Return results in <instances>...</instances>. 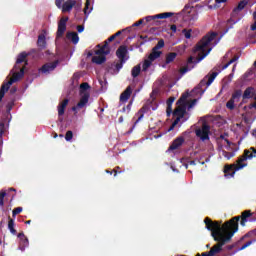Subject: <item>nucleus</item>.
Returning <instances> with one entry per match:
<instances>
[{
    "mask_svg": "<svg viewBox=\"0 0 256 256\" xmlns=\"http://www.w3.org/2000/svg\"><path fill=\"white\" fill-rule=\"evenodd\" d=\"M204 223L206 225V229L211 231V236L213 237L214 241L218 242L210 249L209 256L217 255L220 251H223V245L229 243V241H231L233 238V235L239 231V217L231 218L222 226L221 222L213 221L209 217L204 219Z\"/></svg>",
    "mask_w": 256,
    "mask_h": 256,
    "instance_id": "f257e3e1",
    "label": "nucleus"
},
{
    "mask_svg": "<svg viewBox=\"0 0 256 256\" xmlns=\"http://www.w3.org/2000/svg\"><path fill=\"white\" fill-rule=\"evenodd\" d=\"M27 65V53L22 52L18 55L16 64L12 69V71H14L12 74V78L7 83L2 84L0 88V103L3 101V97H5V93L9 91L11 85L23 79L25 75V67H27Z\"/></svg>",
    "mask_w": 256,
    "mask_h": 256,
    "instance_id": "f03ea898",
    "label": "nucleus"
},
{
    "mask_svg": "<svg viewBox=\"0 0 256 256\" xmlns=\"http://www.w3.org/2000/svg\"><path fill=\"white\" fill-rule=\"evenodd\" d=\"M256 157V148L250 147L249 149L244 150V154L238 158L236 161V164L231 165H225L224 166V176L227 177V179H231L232 177H235V172L240 171V169H243L244 167H247V159H254Z\"/></svg>",
    "mask_w": 256,
    "mask_h": 256,
    "instance_id": "7ed1b4c3",
    "label": "nucleus"
},
{
    "mask_svg": "<svg viewBox=\"0 0 256 256\" xmlns=\"http://www.w3.org/2000/svg\"><path fill=\"white\" fill-rule=\"evenodd\" d=\"M215 37H217V33L211 32L206 34L195 46L194 52L198 53V58L195 63H199L203 61V59L211 53V48H209V44L211 41H214Z\"/></svg>",
    "mask_w": 256,
    "mask_h": 256,
    "instance_id": "20e7f679",
    "label": "nucleus"
},
{
    "mask_svg": "<svg viewBox=\"0 0 256 256\" xmlns=\"http://www.w3.org/2000/svg\"><path fill=\"white\" fill-rule=\"evenodd\" d=\"M89 89H91V86H89V83L84 82L80 84V101L77 103L76 106L72 107V111H77V109H83L87 103H89V97H91V94L89 93Z\"/></svg>",
    "mask_w": 256,
    "mask_h": 256,
    "instance_id": "39448f33",
    "label": "nucleus"
},
{
    "mask_svg": "<svg viewBox=\"0 0 256 256\" xmlns=\"http://www.w3.org/2000/svg\"><path fill=\"white\" fill-rule=\"evenodd\" d=\"M217 75H219V72H213L210 75H206L194 89L196 91H201V93H205L207 87L215 81Z\"/></svg>",
    "mask_w": 256,
    "mask_h": 256,
    "instance_id": "423d86ee",
    "label": "nucleus"
},
{
    "mask_svg": "<svg viewBox=\"0 0 256 256\" xmlns=\"http://www.w3.org/2000/svg\"><path fill=\"white\" fill-rule=\"evenodd\" d=\"M157 107H159V105H157V102H155V99L148 100L146 102V104H144L142 106V108L138 111V113L136 114L138 116V118L135 121L134 125H137V123H139V121H141V119H143V117H145V113H148V111L150 109H152V111H155V110H157Z\"/></svg>",
    "mask_w": 256,
    "mask_h": 256,
    "instance_id": "0eeeda50",
    "label": "nucleus"
},
{
    "mask_svg": "<svg viewBox=\"0 0 256 256\" xmlns=\"http://www.w3.org/2000/svg\"><path fill=\"white\" fill-rule=\"evenodd\" d=\"M185 113H187V106L178 104V107L172 112L173 117H176L168 131H173L176 125H179V122L183 117H185Z\"/></svg>",
    "mask_w": 256,
    "mask_h": 256,
    "instance_id": "6e6552de",
    "label": "nucleus"
},
{
    "mask_svg": "<svg viewBox=\"0 0 256 256\" xmlns=\"http://www.w3.org/2000/svg\"><path fill=\"white\" fill-rule=\"evenodd\" d=\"M115 35L113 34L107 40L104 41V45L98 44V50H96V55H109L111 53V49L109 48V43L115 41Z\"/></svg>",
    "mask_w": 256,
    "mask_h": 256,
    "instance_id": "1a4fd4ad",
    "label": "nucleus"
},
{
    "mask_svg": "<svg viewBox=\"0 0 256 256\" xmlns=\"http://www.w3.org/2000/svg\"><path fill=\"white\" fill-rule=\"evenodd\" d=\"M209 133H211V127L206 123L202 124V127L196 129V137H199L201 141H209Z\"/></svg>",
    "mask_w": 256,
    "mask_h": 256,
    "instance_id": "9d476101",
    "label": "nucleus"
},
{
    "mask_svg": "<svg viewBox=\"0 0 256 256\" xmlns=\"http://www.w3.org/2000/svg\"><path fill=\"white\" fill-rule=\"evenodd\" d=\"M235 217H239L241 227H245L247 225L248 221L250 223H253L256 221V218L253 217L251 210H245L241 213L240 216H235Z\"/></svg>",
    "mask_w": 256,
    "mask_h": 256,
    "instance_id": "9b49d317",
    "label": "nucleus"
},
{
    "mask_svg": "<svg viewBox=\"0 0 256 256\" xmlns=\"http://www.w3.org/2000/svg\"><path fill=\"white\" fill-rule=\"evenodd\" d=\"M67 21H69V17H62L58 22V29L56 32L57 39H61L63 35H65V31H67Z\"/></svg>",
    "mask_w": 256,
    "mask_h": 256,
    "instance_id": "f8f14e48",
    "label": "nucleus"
},
{
    "mask_svg": "<svg viewBox=\"0 0 256 256\" xmlns=\"http://www.w3.org/2000/svg\"><path fill=\"white\" fill-rule=\"evenodd\" d=\"M58 63V61L48 62L39 69V72L44 73V75H49L51 71H55V69H57Z\"/></svg>",
    "mask_w": 256,
    "mask_h": 256,
    "instance_id": "ddd939ff",
    "label": "nucleus"
},
{
    "mask_svg": "<svg viewBox=\"0 0 256 256\" xmlns=\"http://www.w3.org/2000/svg\"><path fill=\"white\" fill-rule=\"evenodd\" d=\"M245 237H248L250 240L241 246V251H243V249H247V247H250L253 243H256V229L249 231Z\"/></svg>",
    "mask_w": 256,
    "mask_h": 256,
    "instance_id": "4468645a",
    "label": "nucleus"
},
{
    "mask_svg": "<svg viewBox=\"0 0 256 256\" xmlns=\"http://www.w3.org/2000/svg\"><path fill=\"white\" fill-rule=\"evenodd\" d=\"M173 15L172 12H164L154 16H147L144 19L146 23H151V21H155V19H169V17H173Z\"/></svg>",
    "mask_w": 256,
    "mask_h": 256,
    "instance_id": "2eb2a0df",
    "label": "nucleus"
},
{
    "mask_svg": "<svg viewBox=\"0 0 256 256\" xmlns=\"http://www.w3.org/2000/svg\"><path fill=\"white\" fill-rule=\"evenodd\" d=\"M133 94V88L131 86H127L125 91H123L120 95V105L123 103H127Z\"/></svg>",
    "mask_w": 256,
    "mask_h": 256,
    "instance_id": "dca6fc26",
    "label": "nucleus"
},
{
    "mask_svg": "<svg viewBox=\"0 0 256 256\" xmlns=\"http://www.w3.org/2000/svg\"><path fill=\"white\" fill-rule=\"evenodd\" d=\"M185 143V138L183 136L177 137L173 140L172 144L169 146V151H175L179 149Z\"/></svg>",
    "mask_w": 256,
    "mask_h": 256,
    "instance_id": "f3484780",
    "label": "nucleus"
},
{
    "mask_svg": "<svg viewBox=\"0 0 256 256\" xmlns=\"http://www.w3.org/2000/svg\"><path fill=\"white\" fill-rule=\"evenodd\" d=\"M127 53V46H120L116 51V56L120 61H122V63H125V61H127V59H125V57H127Z\"/></svg>",
    "mask_w": 256,
    "mask_h": 256,
    "instance_id": "a211bd4d",
    "label": "nucleus"
},
{
    "mask_svg": "<svg viewBox=\"0 0 256 256\" xmlns=\"http://www.w3.org/2000/svg\"><path fill=\"white\" fill-rule=\"evenodd\" d=\"M77 4V0H67L62 5V13H69L73 7Z\"/></svg>",
    "mask_w": 256,
    "mask_h": 256,
    "instance_id": "6ab92c4d",
    "label": "nucleus"
},
{
    "mask_svg": "<svg viewBox=\"0 0 256 256\" xmlns=\"http://www.w3.org/2000/svg\"><path fill=\"white\" fill-rule=\"evenodd\" d=\"M18 237L20 238V250L21 251H25L26 247H29V239L27 238V236H25L24 233H19Z\"/></svg>",
    "mask_w": 256,
    "mask_h": 256,
    "instance_id": "aec40b11",
    "label": "nucleus"
},
{
    "mask_svg": "<svg viewBox=\"0 0 256 256\" xmlns=\"http://www.w3.org/2000/svg\"><path fill=\"white\" fill-rule=\"evenodd\" d=\"M67 105H69V99H64L58 105V117H63L65 115V109H67Z\"/></svg>",
    "mask_w": 256,
    "mask_h": 256,
    "instance_id": "412c9836",
    "label": "nucleus"
},
{
    "mask_svg": "<svg viewBox=\"0 0 256 256\" xmlns=\"http://www.w3.org/2000/svg\"><path fill=\"white\" fill-rule=\"evenodd\" d=\"M98 56L92 57V63H96V65H103L107 61L106 55L108 54H96Z\"/></svg>",
    "mask_w": 256,
    "mask_h": 256,
    "instance_id": "4be33fe9",
    "label": "nucleus"
},
{
    "mask_svg": "<svg viewBox=\"0 0 256 256\" xmlns=\"http://www.w3.org/2000/svg\"><path fill=\"white\" fill-rule=\"evenodd\" d=\"M66 38L72 41L74 45L79 43V34H77V32H67Z\"/></svg>",
    "mask_w": 256,
    "mask_h": 256,
    "instance_id": "5701e85b",
    "label": "nucleus"
},
{
    "mask_svg": "<svg viewBox=\"0 0 256 256\" xmlns=\"http://www.w3.org/2000/svg\"><path fill=\"white\" fill-rule=\"evenodd\" d=\"M162 54L163 52L152 48L151 53L148 55V59L152 62L156 61V59H159V57H161Z\"/></svg>",
    "mask_w": 256,
    "mask_h": 256,
    "instance_id": "b1692460",
    "label": "nucleus"
},
{
    "mask_svg": "<svg viewBox=\"0 0 256 256\" xmlns=\"http://www.w3.org/2000/svg\"><path fill=\"white\" fill-rule=\"evenodd\" d=\"M255 95V88L248 87L245 89L244 93L242 94V99H251Z\"/></svg>",
    "mask_w": 256,
    "mask_h": 256,
    "instance_id": "393cba45",
    "label": "nucleus"
},
{
    "mask_svg": "<svg viewBox=\"0 0 256 256\" xmlns=\"http://www.w3.org/2000/svg\"><path fill=\"white\" fill-rule=\"evenodd\" d=\"M249 3V1L247 0H242L238 3L237 7H235L233 9V13H238V11H243V9H245V7H247V4Z\"/></svg>",
    "mask_w": 256,
    "mask_h": 256,
    "instance_id": "a878e982",
    "label": "nucleus"
},
{
    "mask_svg": "<svg viewBox=\"0 0 256 256\" xmlns=\"http://www.w3.org/2000/svg\"><path fill=\"white\" fill-rule=\"evenodd\" d=\"M37 45H38V47H41L42 49H45V47L47 45V41L45 40V35L40 34L38 36Z\"/></svg>",
    "mask_w": 256,
    "mask_h": 256,
    "instance_id": "bb28decb",
    "label": "nucleus"
},
{
    "mask_svg": "<svg viewBox=\"0 0 256 256\" xmlns=\"http://www.w3.org/2000/svg\"><path fill=\"white\" fill-rule=\"evenodd\" d=\"M177 58V53L175 52H170L166 55V65H169V63H173L175 59Z\"/></svg>",
    "mask_w": 256,
    "mask_h": 256,
    "instance_id": "cd10ccee",
    "label": "nucleus"
},
{
    "mask_svg": "<svg viewBox=\"0 0 256 256\" xmlns=\"http://www.w3.org/2000/svg\"><path fill=\"white\" fill-rule=\"evenodd\" d=\"M243 97V91L241 90H235L232 94L231 99H233L236 103H239V100Z\"/></svg>",
    "mask_w": 256,
    "mask_h": 256,
    "instance_id": "c85d7f7f",
    "label": "nucleus"
},
{
    "mask_svg": "<svg viewBox=\"0 0 256 256\" xmlns=\"http://www.w3.org/2000/svg\"><path fill=\"white\" fill-rule=\"evenodd\" d=\"M8 229L12 235H17V230H15V220L9 218Z\"/></svg>",
    "mask_w": 256,
    "mask_h": 256,
    "instance_id": "c756f323",
    "label": "nucleus"
},
{
    "mask_svg": "<svg viewBox=\"0 0 256 256\" xmlns=\"http://www.w3.org/2000/svg\"><path fill=\"white\" fill-rule=\"evenodd\" d=\"M140 73H141V65H136L132 68L131 75L134 79L139 77Z\"/></svg>",
    "mask_w": 256,
    "mask_h": 256,
    "instance_id": "7c9ffc66",
    "label": "nucleus"
},
{
    "mask_svg": "<svg viewBox=\"0 0 256 256\" xmlns=\"http://www.w3.org/2000/svg\"><path fill=\"white\" fill-rule=\"evenodd\" d=\"M187 97H189V94H182V96L178 99L177 105H185L187 103Z\"/></svg>",
    "mask_w": 256,
    "mask_h": 256,
    "instance_id": "2f4dec72",
    "label": "nucleus"
},
{
    "mask_svg": "<svg viewBox=\"0 0 256 256\" xmlns=\"http://www.w3.org/2000/svg\"><path fill=\"white\" fill-rule=\"evenodd\" d=\"M151 65H153L152 60H150L149 58L144 60L143 65H142V71H147V69H149L151 67Z\"/></svg>",
    "mask_w": 256,
    "mask_h": 256,
    "instance_id": "473e14b6",
    "label": "nucleus"
},
{
    "mask_svg": "<svg viewBox=\"0 0 256 256\" xmlns=\"http://www.w3.org/2000/svg\"><path fill=\"white\" fill-rule=\"evenodd\" d=\"M90 6H91V0H86L85 7H84V15H86V17L93 10V8H90V10H89Z\"/></svg>",
    "mask_w": 256,
    "mask_h": 256,
    "instance_id": "72a5a7b5",
    "label": "nucleus"
},
{
    "mask_svg": "<svg viewBox=\"0 0 256 256\" xmlns=\"http://www.w3.org/2000/svg\"><path fill=\"white\" fill-rule=\"evenodd\" d=\"M131 107H133V100H131L128 105L124 106L121 110L122 113H130Z\"/></svg>",
    "mask_w": 256,
    "mask_h": 256,
    "instance_id": "f704fd0d",
    "label": "nucleus"
},
{
    "mask_svg": "<svg viewBox=\"0 0 256 256\" xmlns=\"http://www.w3.org/2000/svg\"><path fill=\"white\" fill-rule=\"evenodd\" d=\"M235 103H236L235 100L230 98L226 103L227 109H230V111H233V109H235Z\"/></svg>",
    "mask_w": 256,
    "mask_h": 256,
    "instance_id": "c9c22d12",
    "label": "nucleus"
},
{
    "mask_svg": "<svg viewBox=\"0 0 256 256\" xmlns=\"http://www.w3.org/2000/svg\"><path fill=\"white\" fill-rule=\"evenodd\" d=\"M165 47V40L160 39L156 46H154L152 49H155L156 51H159V49H163Z\"/></svg>",
    "mask_w": 256,
    "mask_h": 256,
    "instance_id": "e433bc0d",
    "label": "nucleus"
},
{
    "mask_svg": "<svg viewBox=\"0 0 256 256\" xmlns=\"http://www.w3.org/2000/svg\"><path fill=\"white\" fill-rule=\"evenodd\" d=\"M238 59H239V56L235 55L228 63H226L222 66V69L223 70L227 69V67H229V65H232V63H235V61H237Z\"/></svg>",
    "mask_w": 256,
    "mask_h": 256,
    "instance_id": "4c0bfd02",
    "label": "nucleus"
},
{
    "mask_svg": "<svg viewBox=\"0 0 256 256\" xmlns=\"http://www.w3.org/2000/svg\"><path fill=\"white\" fill-rule=\"evenodd\" d=\"M238 59H239V56L235 55L228 63H226L222 66V69L223 70L227 69V67H229V65H232V63H235V61H237Z\"/></svg>",
    "mask_w": 256,
    "mask_h": 256,
    "instance_id": "58836bf2",
    "label": "nucleus"
},
{
    "mask_svg": "<svg viewBox=\"0 0 256 256\" xmlns=\"http://www.w3.org/2000/svg\"><path fill=\"white\" fill-rule=\"evenodd\" d=\"M222 155L226 159H231V158L235 157V153L234 152H227L225 150L222 151Z\"/></svg>",
    "mask_w": 256,
    "mask_h": 256,
    "instance_id": "ea45409f",
    "label": "nucleus"
},
{
    "mask_svg": "<svg viewBox=\"0 0 256 256\" xmlns=\"http://www.w3.org/2000/svg\"><path fill=\"white\" fill-rule=\"evenodd\" d=\"M22 212H23V207H16L12 211V217L19 215V213H22Z\"/></svg>",
    "mask_w": 256,
    "mask_h": 256,
    "instance_id": "a19ab883",
    "label": "nucleus"
},
{
    "mask_svg": "<svg viewBox=\"0 0 256 256\" xmlns=\"http://www.w3.org/2000/svg\"><path fill=\"white\" fill-rule=\"evenodd\" d=\"M192 31H193V30H191V29H189V30L183 29V30H182V33L184 34L185 39H189V38L191 37Z\"/></svg>",
    "mask_w": 256,
    "mask_h": 256,
    "instance_id": "79ce46f5",
    "label": "nucleus"
},
{
    "mask_svg": "<svg viewBox=\"0 0 256 256\" xmlns=\"http://www.w3.org/2000/svg\"><path fill=\"white\" fill-rule=\"evenodd\" d=\"M72 139H73V131L68 130V131L66 132V135H65V140H66V141H72Z\"/></svg>",
    "mask_w": 256,
    "mask_h": 256,
    "instance_id": "37998d69",
    "label": "nucleus"
},
{
    "mask_svg": "<svg viewBox=\"0 0 256 256\" xmlns=\"http://www.w3.org/2000/svg\"><path fill=\"white\" fill-rule=\"evenodd\" d=\"M167 117H171V113L173 114V106L170 104H167L166 108Z\"/></svg>",
    "mask_w": 256,
    "mask_h": 256,
    "instance_id": "c03bdc74",
    "label": "nucleus"
},
{
    "mask_svg": "<svg viewBox=\"0 0 256 256\" xmlns=\"http://www.w3.org/2000/svg\"><path fill=\"white\" fill-rule=\"evenodd\" d=\"M188 71H191V68H189V65L180 68L181 75H185V73H188Z\"/></svg>",
    "mask_w": 256,
    "mask_h": 256,
    "instance_id": "a18cd8bd",
    "label": "nucleus"
},
{
    "mask_svg": "<svg viewBox=\"0 0 256 256\" xmlns=\"http://www.w3.org/2000/svg\"><path fill=\"white\" fill-rule=\"evenodd\" d=\"M199 19V14L197 12H194L190 15L189 21H197Z\"/></svg>",
    "mask_w": 256,
    "mask_h": 256,
    "instance_id": "49530a36",
    "label": "nucleus"
},
{
    "mask_svg": "<svg viewBox=\"0 0 256 256\" xmlns=\"http://www.w3.org/2000/svg\"><path fill=\"white\" fill-rule=\"evenodd\" d=\"M15 105V102L14 101H10L7 103L6 105V109H7V112H11V109H13V106Z\"/></svg>",
    "mask_w": 256,
    "mask_h": 256,
    "instance_id": "de8ad7c7",
    "label": "nucleus"
},
{
    "mask_svg": "<svg viewBox=\"0 0 256 256\" xmlns=\"http://www.w3.org/2000/svg\"><path fill=\"white\" fill-rule=\"evenodd\" d=\"M63 1H65V0H55V5H56V7H58V9H61V7L63 5Z\"/></svg>",
    "mask_w": 256,
    "mask_h": 256,
    "instance_id": "09e8293b",
    "label": "nucleus"
},
{
    "mask_svg": "<svg viewBox=\"0 0 256 256\" xmlns=\"http://www.w3.org/2000/svg\"><path fill=\"white\" fill-rule=\"evenodd\" d=\"M123 63H125V62L120 60V62L116 64L117 71H121V69H123Z\"/></svg>",
    "mask_w": 256,
    "mask_h": 256,
    "instance_id": "8fccbe9b",
    "label": "nucleus"
},
{
    "mask_svg": "<svg viewBox=\"0 0 256 256\" xmlns=\"http://www.w3.org/2000/svg\"><path fill=\"white\" fill-rule=\"evenodd\" d=\"M173 103H175V97L168 98L167 105H172L173 106Z\"/></svg>",
    "mask_w": 256,
    "mask_h": 256,
    "instance_id": "3c124183",
    "label": "nucleus"
},
{
    "mask_svg": "<svg viewBox=\"0 0 256 256\" xmlns=\"http://www.w3.org/2000/svg\"><path fill=\"white\" fill-rule=\"evenodd\" d=\"M77 31H78V33H83V32L85 31V26H83V25H78V26H77Z\"/></svg>",
    "mask_w": 256,
    "mask_h": 256,
    "instance_id": "603ef678",
    "label": "nucleus"
},
{
    "mask_svg": "<svg viewBox=\"0 0 256 256\" xmlns=\"http://www.w3.org/2000/svg\"><path fill=\"white\" fill-rule=\"evenodd\" d=\"M170 31H171L172 33H177V25L172 24V25L170 26Z\"/></svg>",
    "mask_w": 256,
    "mask_h": 256,
    "instance_id": "864d4df0",
    "label": "nucleus"
},
{
    "mask_svg": "<svg viewBox=\"0 0 256 256\" xmlns=\"http://www.w3.org/2000/svg\"><path fill=\"white\" fill-rule=\"evenodd\" d=\"M120 167L117 166L115 167V169L113 170V173H114V177H117V173H122V171H119Z\"/></svg>",
    "mask_w": 256,
    "mask_h": 256,
    "instance_id": "5fc2aeb1",
    "label": "nucleus"
},
{
    "mask_svg": "<svg viewBox=\"0 0 256 256\" xmlns=\"http://www.w3.org/2000/svg\"><path fill=\"white\" fill-rule=\"evenodd\" d=\"M140 25H143V19H140L136 23L133 24V27H139Z\"/></svg>",
    "mask_w": 256,
    "mask_h": 256,
    "instance_id": "6e6d98bb",
    "label": "nucleus"
},
{
    "mask_svg": "<svg viewBox=\"0 0 256 256\" xmlns=\"http://www.w3.org/2000/svg\"><path fill=\"white\" fill-rule=\"evenodd\" d=\"M225 143L227 144L226 149H229L231 147V145H233V143H231V141H229V139H224Z\"/></svg>",
    "mask_w": 256,
    "mask_h": 256,
    "instance_id": "4d7b16f0",
    "label": "nucleus"
},
{
    "mask_svg": "<svg viewBox=\"0 0 256 256\" xmlns=\"http://www.w3.org/2000/svg\"><path fill=\"white\" fill-rule=\"evenodd\" d=\"M193 56H190L189 58H188V61H187V64L188 65H191V64H193V63H195V61H193Z\"/></svg>",
    "mask_w": 256,
    "mask_h": 256,
    "instance_id": "13d9d810",
    "label": "nucleus"
},
{
    "mask_svg": "<svg viewBox=\"0 0 256 256\" xmlns=\"http://www.w3.org/2000/svg\"><path fill=\"white\" fill-rule=\"evenodd\" d=\"M5 195H7V192L1 191L0 192V199H5Z\"/></svg>",
    "mask_w": 256,
    "mask_h": 256,
    "instance_id": "bf43d9fd",
    "label": "nucleus"
},
{
    "mask_svg": "<svg viewBox=\"0 0 256 256\" xmlns=\"http://www.w3.org/2000/svg\"><path fill=\"white\" fill-rule=\"evenodd\" d=\"M197 103V99L191 100L189 107H193Z\"/></svg>",
    "mask_w": 256,
    "mask_h": 256,
    "instance_id": "052dcab7",
    "label": "nucleus"
},
{
    "mask_svg": "<svg viewBox=\"0 0 256 256\" xmlns=\"http://www.w3.org/2000/svg\"><path fill=\"white\" fill-rule=\"evenodd\" d=\"M0 207H5V199L0 198Z\"/></svg>",
    "mask_w": 256,
    "mask_h": 256,
    "instance_id": "680f3d73",
    "label": "nucleus"
},
{
    "mask_svg": "<svg viewBox=\"0 0 256 256\" xmlns=\"http://www.w3.org/2000/svg\"><path fill=\"white\" fill-rule=\"evenodd\" d=\"M188 165H197V161L196 160H191L188 162Z\"/></svg>",
    "mask_w": 256,
    "mask_h": 256,
    "instance_id": "e2e57ef3",
    "label": "nucleus"
},
{
    "mask_svg": "<svg viewBox=\"0 0 256 256\" xmlns=\"http://www.w3.org/2000/svg\"><path fill=\"white\" fill-rule=\"evenodd\" d=\"M215 3H218V4L227 3V0H215Z\"/></svg>",
    "mask_w": 256,
    "mask_h": 256,
    "instance_id": "0e129e2a",
    "label": "nucleus"
},
{
    "mask_svg": "<svg viewBox=\"0 0 256 256\" xmlns=\"http://www.w3.org/2000/svg\"><path fill=\"white\" fill-rule=\"evenodd\" d=\"M121 33H123V31H118L114 34V37L117 39V37H119V35H121Z\"/></svg>",
    "mask_w": 256,
    "mask_h": 256,
    "instance_id": "69168bd1",
    "label": "nucleus"
},
{
    "mask_svg": "<svg viewBox=\"0 0 256 256\" xmlns=\"http://www.w3.org/2000/svg\"><path fill=\"white\" fill-rule=\"evenodd\" d=\"M123 121H124L123 116H120V117L118 118V123H123Z\"/></svg>",
    "mask_w": 256,
    "mask_h": 256,
    "instance_id": "338daca9",
    "label": "nucleus"
},
{
    "mask_svg": "<svg viewBox=\"0 0 256 256\" xmlns=\"http://www.w3.org/2000/svg\"><path fill=\"white\" fill-rule=\"evenodd\" d=\"M250 107H253L254 109H256V102L252 103V104L250 105Z\"/></svg>",
    "mask_w": 256,
    "mask_h": 256,
    "instance_id": "774afa93",
    "label": "nucleus"
}]
</instances>
